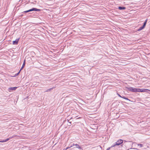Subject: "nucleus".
I'll return each mask as SVG.
<instances>
[{
    "label": "nucleus",
    "mask_w": 150,
    "mask_h": 150,
    "mask_svg": "<svg viewBox=\"0 0 150 150\" xmlns=\"http://www.w3.org/2000/svg\"><path fill=\"white\" fill-rule=\"evenodd\" d=\"M25 60H24V62L23 63V64L22 65V66L20 69V70L18 72V74L19 73L20 71H21V70H22L23 68V67H24L25 65Z\"/></svg>",
    "instance_id": "7"
},
{
    "label": "nucleus",
    "mask_w": 150,
    "mask_h": 150,
    "mask_svg": "<svg viewBox=\"0 0 150 150\" xmlns=\"http://www.w3.org/2000/svg\"><path fill=\"white\" fill-rule=\"evenodd\" d=\"M123 141L122 140L120 139L118 140L116 143L115 144L113 145L112 147H114L116 145H119L123 143Z\"/></svg>",
    "instance_id": "3"
},
{
    "label": "nucleus",
    "mask_w": 150,
    "mask_h": 150,
    "mask_svg": "<svg viewBox=\"0 0 150 150\" xmlns=\"http://www.w3.org/2000/svg\"><path fill=\"white\" fill-rule=\"evenodd\" d=\"M40 9H37L36 8H33L32 9L29 10L28 11H24L25 13H27L32 11H40Z\"/></svg>",
    "instance_id": "2"
},
{
    "label": "nucleus",
    "mask_w": 150,
    "mask_h": 150,
    "mask_svg": "<svg viewBox=\"0 0 150 150\" xmlns=\"http://www.w3.org/2000/svg\"><path fill=\"white\" fill-rule=\"evenodd\" d=\"M110 149V148H108L106 150H109Z\"/></svg>",
    "instance_id": "18"
},
{
    "label": "nucleus",
    "mask_w": 150,
    "mask_h": 150,
    "mask_svg": "<svg viewBox=\"0 0 150 150\" xmlns=\"http://www.w3.org/2000/svg\"><path fill=\"white\" fill-rule=\"evenodd\" d=\"M147 90H148L149 91H150L149 90L147 89H146L144 88L143 89H140L137 88V92H146V91Z\"/></svg>",
    "instance_id": "4"
},
{
    "label": "nucleus",
    "mask_w": 150,
    "mask_h": 150,
    "mask_svg": "<svg viewBox=\"0 0 150 150\" xmlns=\"http://www.w3.org/2000/svg\"><path fill=\"white\" fill-rule=\"evenodd\" d=\"M17 87H10L8 88V91L9 92H11V91L15 90L17 88Z\"/></svg>",
    "instance_id": "6"
},
{
    "label": "nucleus",
    "mask_w": 150,
    "mask_h": 150,
    "mask_svg": "<svg viewBox=\"0 0 150 150\" xmlns=\"http://www.w3.org/2000/svg\"><path fill=\"white\" fill-rule=\"evenodd\" d=\"M70 147H67V148L65 149V150H66L67 149H69Z\"/></svg>",
    "instance_id": "17"
},
{
    "label": "nucleus",
    "mask_w": 150,
    "mask_h": 150,
    "mask_svg": "<svg viewBox=\"0 0 150 150\" xmlns=\"http://www.w3.org/2000/svg\"><path fill=\"white\" fill-rule=\"evenodd\" d=\"M19 40V38L16 39L15 41L13 42V45H17Z\"/></svg>",
    "instance_id": "5"
},
{
    "label": "nucleus",
    "mask_w": 150,
    "mask_h": 150,
    "mask_svg": "<svg viewBox=\"0 0 150 150\" xmlns=\"http://www.w3.org/2000/svg\"><path fill=\"white\" fill-rule=\"evenodd\" d=\"M75 146H76V147L77 148L81 149L80 147L77 144H75Z\"/></svg>",
    "instance_id": "12"
},
{
    "label": "nucleus",
    "mask_w": 150,
    "mask_h": 150,
    "mask_svg": "<svg viewBox=\"0 0 150 150\" xmlns=\"http://www.w3.org/2000/svg\"><path fill=\"white\" fill-rule=\"evenodd\" d=\"M147 19H146V20H145V22H144V25H143V27H144V28H145V25H146V23L147 22Z\"/></svg>",
    "instance_id": "10"
},
{
    "label": "nucleus",
    "mask_w": 150,
    "mask_h": 150,
    "mask_svg": "<svg viewBox=\"0 0 150 150\" xmlns=\"http://www.w3.org/2000/svg\"><path fill=\"white\" fill-rule=\"evenodd\" d=\"M13 138L12 137H10L9 138H8V139H6L5 140H3V141H0V142H6L7 141H8L11 138Z\"/></svg>",
    "instance_id": "9"
},
{
    "label": "nucleus",
    "mask_w": 150,
    "mask_h": 150,
    "mask_svg": "<svg viewBox=\"0 0 150 150\" xmlns=\"http://www.w3.org/2000/svg\"><path fill=\"white\" fill-rule=\"evenodd\" d=\"M144 28L142 26L139 28L138 29V31L141 30H142V29H144Z\"/></svg>",
    "instance_id": "13"
},
{
    "label": "nucleus",
    "mask_w": 150,
    "mask_h": 150,
    "mask_svg": "<svg viewBox=\"0 0 150 150\" xmlns=\"http://www.w3.org/2000/svg\"><path fill=\"white\" fill-rule=\"evenodd\" d=\"M52 89V88H50V89H49L47 91H50V90H51Z\"/></svg>",
    "instance_id": "15"
},
{
    "label": "nucleus",
    "mask_w": 150,
    "mask_h": 150,
    "mask_svg": "<svg viewBox=\"0 0 150 150\" xmlns=\"http://www.w3.org/2000/svg\"><path fill=\"white\" fill-rule=\"evenodd\" d=\"M120 10H124L125 9V7H119L118 8Z\"/></svg>",
    "instance_id": "11"
},
{
    "label": "nucleus",
    "mask_w": 150,
    "mask_h": 150,
    "mask_svg": "<svg viewBox=\"0 0 150 150\" xmlns=\"http://www.w3.org/2000/svg\"><path fill=\"white\" fill-rule=\"evenodd\" d=\"M128 90L134 92H137V88H133L132 87H126Z\"/></svg>",
    "instance_id": "1"
},
{
    "label": "nucleus",
    "mask_w": 150,
    "mask_h": 150,
    "mask_svg": "<svg viewBox=\"0 0 150 150\" xmlns=\"http://www.w3.org/2000/svg\"><path fill=\"white\" fill-rule=\"evenodd\" d=\"M117 95H118V96L120 97V98H122L125 99H126V100H129V99L127 98H125L124 96H122L120 94H119V93H117Z\"/></svg>",
    "instance_id": "8"
},
{
    "label": "nucleus",
    "mask_w": 150,
    "mask_h": 150,
    "mask_svg": "<svg viewBox=\"0 0 150 150\" xmlns=\"http://www.w3.org/2000/svg\"><path fill=\"white\" fill-rule=\"evenodd\" d=\"M138 146H139L140 147H142L143 146V145L142 144H137Z\"/></svg>",
    "instance_id": "14"
},
{
    "label": "nucleus",
    "mask_w": 150,
    "mask_h": 150,
    "mask_svg": "<svg viewBox=\"0 0 150 150\" xmlns=\"http://www.w3.org/2000/svg\"><path fill=\"white\" fill-rule=\"evenodd\" d=\"M75 146V144H73L72 145V146H71L70 147H72V146Z\"/></svg>",
    "instance_id": "16"
}]
</instances>
